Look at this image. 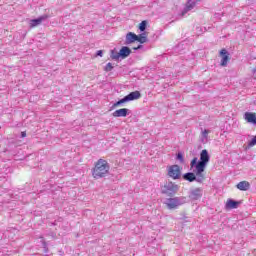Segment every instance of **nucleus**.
I'll return each instance as SVG.
<instances>
[{"instance_id":"nucleus-24","label":"nucleus","mask_w":256,"mask_h":256,"mask_svg":"<svg viewBox=\"0 0 256 256\" xmlns=\"http://www.w3.org/2000/svg\"><path fill=\"white\" fill-rule=\"evenodd\" d=\"M203 135H204V137H207V135H209V130H204Z\"/></svg>"},{"instance_id":"nucleus-2","label":"nucleus","mask_w":256,"mask_h":256,"mask_svg":"<svg viewBox=\"0 0 256 256\" xmlns=\"http://www.w3.org/2000/svg\"><path fill=\"white\" fill-rule=\"evenodd\" d=\"M109 162L105 159H99L95 162L94 167L92 168V177L93 179H103L106 175H109Z\"/></svg>"},{"instance_id":"nucleus-18","label":"nucleus","mask_w":256,"mask_h":256,"mask_svg":"<svg viewBox=\"0 0 256 256\" xmlns=\"http://www.w3.org/2000/svg\"><path fill=\"white\" fill-rule=\"evenodd\" d=\"M110 57L114 61H118V59H120V57H121V54H120V52H117L116 50H112Z\"/></svg>"},{"instance_id":"nucleus-16","label":"nucleus","mask_w":256,"mask_h":256,"mask_svg":"<svg viewBox=\"0 0 256 256\" xmlns=\"http://www.w3.org/2000/svg\"><path fill=\"white\" fill-rule=\"evenodd\" d=\"M136 41H138V43H141V44L147 43V33H142L140 35H137Z\"/></svg>"},{"instance_id":"nucleus-23","label":"nucleus","mask_w":256,"mask_h":256,"mask_svg":"<svg viewBox=\"0 0 256 256\" xmlns=\"http://www.w3.org/2000/svg\"><path fill=\"white\" fill-rule=\"evenodd\" d=\"M97 56L98 57H103V50H98L97 51Z\"/></svg>"},{"instance_id":"nucleus-12","label":"nucleus","mask_w":256,"mask_h":256,"mask_svg":"<svg viewBox=\"0 0 256 256\" xmlns=\"http://www.w3.org/2000/svg\"><path fill=\"white\" fill-rule=\"evenodd\" d=\"M137 34L133 32H129L126 34V45H131V43H135L137 41Z\"/></svg>"},{"instance_id":"nucleus-22","label":"nucleus","mask_w":256,"mask_h":256,"mask_svg":"<svg viewBox=\"0 0 256 256\" xmlns=\"http://www.w3.org/2000/svg\"><path fill=\"white\" fill-rule=\"evenodd\" d=\"M177 159H178V161H180V163H183V161H184V159H183V154L178 153V154H177Z\"/></svg>"},{"instance_id":"nucleus-11","label":"nucleus","mask_w":256,"mask_h":256,"mask_svg":"<svg viewBox=\"0 0 256 256\" xmlns=\"http://www.w3.org/2000/svg\"><path fill=\"white\" fill-rule=\"evenodd\" d=\"M237 189H239V191H249V189L251 188V184L248 181H241L236 185Z\"/></svg>"},{"instance_id":"nucleus-21","label":"nucleus","mask_w":256,"mask_h":256,"mask_svg":"<svg viewBox=\"0 0 256 256\" xmlns=\"http://www.w3.org/2000/svg\"><path fill=\"white\" fill-rule=\"evenodd\" d=\"M256 145V136H254L251 141L248 143V147H255Z\"/></svg>"},{"instance_id":"nucleus-27","label":"nucleus","mask_w":256,"mask_h":256,"mask_svg":"<svg viewBox=\"0 0 256 256\" xmlns=\"http://www.w3.org/2000/svg\"><path fill=\"white\" fill-rule=\"evenodd\" d=\"M254 78L256 79V68L253 70Z\"/></svg>"},{"instance_id":"nucleus-4","label":"nucleus","mask_w":256,"mask_h":256,"mask_svg":"<svg viewBox=\"0 0 256 256\" xmlns=\"http://www.w3.org/2000/svg\"><path fill=\"white\" fill-rule=\"evenodd\" d=\"M167 171L170 179H181V167L179 165L168 166Z\"/></svg>"},{"instance_id":"nucleus-8","label":"nucleus","mask_w":256,"mask_h":256,"mask_svg":"<svg viewBox=\"0 0 256 256\" xmlns=\"http://www.w3.org/2000/svg\"><path fill=\"white\" fill-rule=\"evenodd\" d=\"M244 119H245V121H247V123L256 125V113L255 112H246L244 114Z\"/></svg>"},{"instance_id":"nucleus-14","label":"nucleus","mask_w":256,"mask_h":256,"mask_svg":"<svg viewBox=\"0 0 256 256\" xmlns=\"http://www.w3.org/2000/svg\"><path fill=\"white\" fill-rule=\"evenodd\" d=\"M240 204H241V202L229 199L226 202V209H237Z\"/></svg>"},{"instance_id":"nucleus-5","label":"nucleus","mask_w":256,"mask_h":256,"mask_svg":"<svg viewBox=\"0 0 256 256\" xmlns=\"http://www.w3.org/2000/svg\"><path fill=\"white\" fill-rule=\"evenodd\" d=\"M219 55L221 57V62H220L221 67H227V64L229 63V61H231V57L227 49L225 48L221 49Z\"/></svg>"},{"instance_id":"nucleus-25","label":"nucleus","mask_w":256,"mask_h":256,"mask_svg":"<svg viewBox=\"0 0 256 256\" xmlns=\"http://www.w3.org/2000/svg\"><path fill=\"white\" fill-rule=\"evenodd\" d=\"M141 47H143L142 45H138L137 47H134L133 49L135 50V51H137V49H141Z\"/></svg>"},{"instance_id":"nucleus-7","label":"nucleus","mask_w":256,"mask_h":256,"mask_svg":"<svg viewBox=\"0 0 256 256\" xmlns=\"http://www.w3.org/2000/svg\"><path fill=\"white\" fill-rule=\"evenodd\" d=\"M181 201H179L178 197L169 198L166 202V207L169 209H177V207H180Z\"/></svg>"},{"instance_id":"nucleus-19","label":"nucleus","mask_w":256,"mask_h":256,"mask_svg":"<svg viewBox=\"0 0 256 256\" xmlns=\"http://www.w3.org/2000/svg\"><path fill=\"white\" fill-rule=\"evenodd\" d=\"M138 29L140 30V31H145V29H147V20H143L140 24H139V26H138Z\"/></svg>"},{"instance_id":"nucleus-15","label":"nucleus","mask_w":256,"mask_h":256,"mask_svg":"<svg viewBox=\"0 0 256 256\" xmlns=\"http://www.w3.org/2000/svg\"><path fill=\"white\" fill-rule=\"evenodd\" d=\"M190 197H191V199H194L195 201H196L197 199H201V197H202L201 189L197 188V189L193 190V191L191 192Z\"/></svg>"},{"instance_id":"nucleus-1","label":"nucleus","mask_w":256,"mask_h":256,"mask_svg":"<svg viewBox=\"0 0 256 256\" xmlns=\"http://www.w3.org/2000/svg\"><path fill=\"white\" fill-rule=\"evenodd\" d=\"M210 159L211 157L206 149L201 151L199 162H197V157H194L190 162V169L193 172L184 174L183 178L185 181H189L190 183H193V181H198V183L205 181V174L203 173H205V167H207Z\"/></svg>"},{"instance_id":"nucleus-3","label":"nucleus","mask_w":256,"mask_h":256,"mask_svg":"<svg viewBox=\"0 0 256 256\" xmlns=\"http://www.w3.org/2000/svg\"><path fill=\"white\" fill-rule=\"evenodd\" d=\"M137 99H141V92L139 91H134L125 96L124 98L120 99L116 103L113 104V109L116 107H119V105H123V103H128V101H135Z\"/></svg>"},{"instance_id":"nucleus-20","label":"nucleus","mask_w":256,"mask_h":256,"mask_svg":"<svg viewBox=\"0 0 256 256\" xmlns=\"http://www.w3.org/2000/svg\"><path fill=\"white\" fill-rule=\"evenodd\" d=\"M104 71H106V73H109V71H113V64H111V62L106 64Z\"/></svg>"},{"instance_id":"nucleus-13","label":"nucleus","mask_w":256,"mask_h":256,"mask_svg":"<svg viewBox=\"0 0 256 256\" xmlns=\"http://www.w3.org/2000/svg\"><path fill=\"white\" fill-rule=\"evenodd\" d=\"M131 55V49L127 46H123L120 49V57L122 59H127V57H129Z\"/></svg>"},{"instance_id":"nucleus-17","label":"nucleus","mask_w":256,"mask_h":256,"mask_svg":"<svg viewBox=\"0 0 256 256\" xmlns=\"http://www.w3.org/2000/svg\"><path fill=\"white\" fill-rule=\"evenodd\" d=\"M195 5H196L195 1L188 0L186 3L185 13H187V11H191V9L195 7Z\"/></svg>"},{"instance_id":"nucleus-9","label":"nucleus","mask_w":256,"mask_h":256,"mask_svg":"<svg viewBox=\"0 0 256 256\" xmlns=\"http://www.w3.org/2000/svg\"><path fill=\"white\" fill-rule=\"evenodd\" d=\"M113 117H127V115H129V109L127 108H121L118 110H115L112 113Z\"/></svg>"},{"instance_id":"nucleus-10","label":"nucleus","mask_w":256,"mask_h":256,"mask_svg":"<svg viewBox=\"0 0 256 256\" xmlns=\"http://www.w3.org/2000/svg\"><path fill=\"white\" fill-rule=\"evenodd\" d=\"M49 16L44 15L39 17L38 19H32L30 20V27H37V25H41V23H43V21H45V19H48Z\"/></svg>"},{"instance_id":"nucleus-6","label":"nucleus","mask_w":256,"mask_h":256,"mask_svg":"<svg viewBox=\"0 0 256 256\" xmlns=\"http://www.w3.org/2000/svg\"><path fill=\"white\" fill-rule=\"evenodd\" d=\"M164 191L163 193H177V191H179V186L173 182H168L164 185Z\"/></svg>"},{"instance_id":"nucleus-26","label":"nucleus","mask_w":256,"mask_h":256,"mask_svg":"<svg viewBox=\"0 0 256 256\" xmlns=\"http://www.w3.org/2000/svg\"><path fill=\"white\" fill-rule=\"evenodd\" d=\"M21 137H27V133L26 132H21Z\"/></svg>"}]
</instances>
